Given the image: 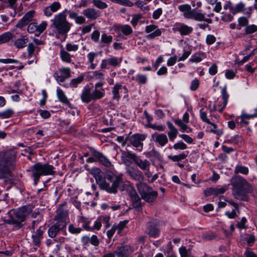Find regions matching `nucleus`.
<instances>
[{"label":"nucleus","instance_id":"57","mask_svg":"<svg viewBox=\"0 0 257 257\" xmlns=\"http://www.w3.org/2000/svg\"><path fill=\"white\" fill-rule=\"evenodd\" d=\"M173 148L176 150H184L187 148V146L182 141H179L177 143H175L173 145Z\"/></svg>","mask_w":257,"mask_h":257},{"label":"nucleus","instance_id":"31","mask_svg":"<svg viewBox=\"0 0 257 257\" xmlns=\"http://www.w3.org/2000/svg\"><path fill=\"white\" fill-rule=\"evenodd\" d=\"M57 95L59 99V100L62 103H63L64 104H66L69 108H72V104L65 95L63 91L61 90L60 88H57Z\"/></svg>","mask_w":257,"mask_h":257},{"label":"nucleus","instance_id":"32","mask_svg":"<svg viewBox=\"0 0 257 257\" xmlns=\"http://www.w3.org/2000/svg\"><path fill=\"white\" fill-rule=\"evenodd\" d=\"M206 57V54L204 52L199 51L193 54L189 59V61L192 63H199Z\"/></svg>","mask_w":257,"mask_h":257},{"label":"nucleus","instance_id":"37","mask_svg":"<svg viewBox=\"0 0 257 257\" xmlns=\"http://www.w3.org/2000/svg\"><path fill=\"white\" fill-rule=\"evenodd\" d=\"M14 35L10 32H5L0 35V45L7 43L12 39Z\"/></svg>","mask_w":257,"mask_h":257},{"label":"nucleus","instance_id":"9","mask_svg":"<svg viewBox=\"0 0 257 257\" xmlns=\"http://www.w3.org/2000/svg\"><path fill=\"white\" fill-rule=\"evenodd\" d=\"M32 209L29 206H23L16 209L11 210L14 218L18 222V227L21 228L22 226V223L24 221L26 217L32 212Z\"/></svg>","mask_w":257,"mask_h":257},{"label":"nucleus","instance_id":"16","mask_svg":"<svg viewBox=\"0 0 257 257\" xmlns=\"http://www.w3.org/2000/svg\"><path fill=\"white\" fill-rule=\"evenodd\" d=\"M126 174L131 179L137 181H142L144 177L143 173L138 169L133 166H127L126 168Z\"/></svg>","mask_w":257,"mask_h":257},{"label":"nucleus","instance_id":"53","mask_svg":"<svg viewBox=\"0 0 257 257\" xmlns=\"http://www.w3.org/2000/svg\"><path fill=\"white\" fill-rule=\"evenodd\" d=\"M245 34L249 35L257 32V26L254 24L248 25L245 29Z\"/></svg>","mask_w":257,"mask_h":257},{"label":"nucleus","instance_id":"17","mask_svg":"<svg viewBox=\"0 0 257 257\" xmlns=\"http://www.w3.org/2000/svg\"><path fill=\"white\" fill-rule=\"evenodd\" d=\"M35 15V12L33 10L28 12L18 22L16 27L19 29H22L25 26L29 24V23L33 21Z\"/></svg>","mask_w":257,"mask_h":257},{"label":"nucleus","instance_id":"50","mask_svg":"<svg viewBox=\"0 0 257 257\" xmlns=\"http://www.w3.org/2000/svg\"><path fill=\"white\" fill-rule=\"evenodd\" d=\"M134 207L139 209L141 207V198L137 193L131 197Z\"/></svg>","mask_w":257,"mask_h":257},{"label":"nucleus","instance_id":"60","mask_svg":"<svg viewBox=\"0 0 257 257\" xmlns=\"http://www.w3.org/2000/svg\"><path fill=\"white\" fill-rule=\"evenodd\" d=\"M101 223H103L106 228L110 227V224L109 223L110 217L109 216H100Z\"/></svg>","mask_w":257,"mask_h":257},{"label":"nucleus","instance_id":"11","mask_svg":"<svg viewBox=\"0 0 257 257\" xmlns=\"http://www.w3.org/2000/svg\"><path fill=\"white\" fill-rule=\"evenodd\" d=\"M89 173L94 177L99 188L102 190L106 182L103 172L99 168L93 167L90 170Z\"/></svg>","mask_w":257,"mask_h":257},{"label":"nucleus","instance_id":"1","mask_svg":"<svg viewBox=\"0 0 257 257\" xmlns=\"http://www.w3.org/2000/svg\"><path fill=\"white\" fill-rule=\"evenodd\" d=\"M232 186V195L237 199L248 200V193L253 191V187L246 179L239 175L233 176L230 179Z\"/></svg>","mask_w":257,"mask_h":257},{"label":"nucleus","instance_id":"30","mask_svg":"<svg viewBox=\"0 0 257 257\" xmlns=\"http://www.w3.org/2000/svg\"><path fill=\"white\" fill-rule=\"evenodd\" d=\"M29 39L27 36L23 35L21 38L16 39L14 42V46L16 48L21 49L26 46Z\"/></svg>","mask_w":257,"mask_h":257},{"label":"nucleus","instance_id":"15","mask_svg":"<svg viewBox=\"0 0 257 257\" xmlns=\"http://www.w3.org/2000/svg\"><path fill=\"white\" fill-rule=\"evenodd\" d=\"M71 70L68 67H63L59 69L54 73V77L59 83H62L64 80L70 77Z\"/></svg>","mask_w":257,"mask_h":257},{"label":"nucleus","instance_id":"40","mask_svg":"<svg viewBox=\"0 0 257 257\" xmlns=\"http://www.w3.org/2000/svg\"><path fill=\"white\" fill-rule=\"evenodd\" d=\"M97 56V53L96 52H91L87 54V57L89 63H90V68L94 69L97 66V63H94V60L95 57Z\"/></svg>","mask_w":257,"mask_h":257},{"label":"nucleus","instance_id":"64","mask_svg":"<svg viewBox=\"0 0 257 257\" xmlns=\"http://www.w3.org/2000/svg\"><path fill=\"white\" fill-rule=\"evenodd\" d=\"M179 252L181 257H193V256L188 252L185 246H182L179 248Z\"/></svg>","mask_w":257,"mask_h":257},{"label":"nucleus","instance_id":"6","mask_svg":"<svg viewBox=\"0 0 257 257\" xmlns=\"http://www.w3.org/2000/svg\"><path fill=\"white\" fill-rule=\"evenodd\" d=\"M30 170L35 181H38L41 176L52 175L55 173V168L52 165L40 163L34 164L31 167Z\"/></svg>","mask_w":257,"mask_h":257},{"label":"nucleus","instance_id":"59","mask_svg":"<svg viewBox=\"0 0 257 257\" xmlns=\"http://www.w3.org/2000/svg\"><path fill=\"white\" fill-rule=\"evenodd\" d=\"M142 18L141 14H136L133 16L132 19L131 21V24L134 27H136L138 25V22Z\"/></svg>","mask_w":257,"mask_h":257},{"label":"nucleus","instance_id":"29","mask_svg":"<svg viewBox=\"0 0 257 257\" xmlns=\"http://www.w3.org/2000/svg\"><path fill=\"white\" fill-rule=\"evenodd\" d=\"M167 124L169 130L168 132V135L171 141H173L177 137L178 134L177 129L174 126L173 123L170 121H167Z\"/></svg>","mask_w":257,"mask_h":257},{"label":"nucleus","instance_id":"8","mask_svg":"<svg viewBox=\"0 0 257 257\" xmlns=\"http://www.w3.org/2000/svg\"><path fill=\"white\" fill-rule=\"evenodd\" d=\"M136 186L143 199L148 202H153L156 200L158 192L153 190L146 183L140 182Z\"/></svg>","mask_w":257,"mask_h":257},{"label":"nucleus","instance_id":"7","mask_svg":"<svg viewBox=\"0 0 257 257\" xmlns=\"http://www.w3.org/2000/svg\"><path fill=\"white\" fill-rule=\"evenodd\" d=\"M111 182L112 183L111 185L106 182L102 190L109 193L113 194H116L118 190L121 192L124 191L128 182V181H124L122 174L113 176L112 177Z\"/></svg>","mask_w":257,"mask_h":257},{"label":"nucleus","instance_id":"38","mask_svg":"<svg viewBox=\"0 0 257 257\" xmlns=\"http://www.w3.org/2000/svg\"><path fill=\"white\" fill-rule=\"evenodd\" d=\"M244 7V4L240 2L235 6L232 5V7H230V12L233 15H235L237 13L243 12Z\"/></svg>","mask_w":257,"mask_h":257},{"label":"nucleus","instance_id":"44","mask_svg":"<svg viewBox=\"0 0 257 257\" xmlns=\"http://www.w3.org/2000/svg\"><path fill=\"white\" fill-rule=\"evenodd\" d=\"M14 113L15 111L13 109L8 108L0 112V118L6 119L10 118L14 115Z\"/></svg>","mask_w":257,"mask_h":257},{"label":"nucleus","instance_id":"47","mask_svg":"<svg viewBox=\"0 0 257 257\" xmlns=\"http://www.w3.org/2000/svg\"><path fill=\"white\" fill-rule=\"evenodd\" d=\"M132 79L136 81L139 84H144L147 81V77L146 75L138 74L135 77H133Z\"/></svg>","mask_w":257,"mask_h":257},{"label":"nucleus","instance_id":"24","mask_svg":"<svg viewBox=\"0 0 257 257\" xmlns=\"http://www.w3.org/2000/svg\"><path fill=\"white\" fill-rule=\"evenodd\" d=\"M134 163L142 171L149 170L151 166V163L148 160L142 159L138 156H137Z\"/></svg>","mask_w":257,"mask_h":257},{"label":"nucleus","instance_id":"48","mask_svg":"<svg viewBox=\"0 0 257 257\" xmlns=\"http://www.w3.org/2000/svg\"><path fill=\"white\" fill-rule=\"evenodd\" d=\"M128 220H123L120 221L118 224H114V226L118 234H120L122 230L125 228Z\"/></svg>","mask_w":257,"mask_h":257},{"label":"nucleus","instance_id":"3","mask_svg":"<svg viewBox=\"0 0 257 257\" xmlns=\"http://www.w3.org/2000/svg\"><path fill=\"white\" fill-rule=\"evenodd\" d=\"M66 11V10L56 15L51 20L55 33L62 35H66L72 27V25L67 20L65 14Z\"/></svg>","mask_w":257,"mask_h":257},{"label":"nucleus","instance_id":"43","mask_svg":"<svg viewBox=\"0 0 257 257\" xmlns=\"http://www.w3.org/2000/svg\"><path fill=\"white\" fill-rule=\"evenodd\" d=\"M234 172L236 174L240 173L241 174L246 175L249 173V169L247 167L242 165H237L235 167Z\"/></svg>","mask_w":257,"mask_h":257},{"label":"nucleus","instance_id":"46","mask_svg":"<svg viewBox=\"0 0 257 257\" xmlns=\"http://www.w3.org/2000/svg\"><path fill=\"white\" fill-rule=\"evenodd\" d=\"M84 79L83 74L80 75L78 77L71 79L70 82V85L72 87H76L77 85L81 83Z\"/></svg>","mask_w":257,"mask_h":257},{"label":"nucleus","instance_id":"21","mask_svg":"<svg viewBox=\"0 0 257 257\" xmlns=\"http://www.w3.org/2000/svg\"><path fill=\"white\" fill-rule=\"evenodd\" d=\"M103 82H98L95 84V88L92 92L93 100L100 99L104 97L105 90L102 88Z\"/></svg>","mask_w":257,"mask_h":257},{"label":"nucleus","instance_id":"2","mask_svg":"<svg viewBox=\"0 0 257 257\" xmlns=\"http://www.w3.org/2000/svg\"><path fill=\"white\" fill-rule=\"evenodd\" d=\"M64 206L62 204L57 209L54 218L56 222L48 229V235L52 238H55L61 232L64 235H67L66 228L67 222L66 220L68 216V212L66 209L64 208Z\"/></svg>","mask_w":257,"mask_h":257},{"label":"nucleus","instance_id":"26","mask_svg":"<svg viewBox=\"0 0 257 257\" xmlns=\"http://www.w3.org/2000/svg\"><path fill=\"white\" fill-rule=\"evenodd\" d=\"M82 14L87 18L90 20H95L100 16V12L93 8H87L84 10Z\"/></svg>","mask_w":257,"mask_h":257},{"label":"nucleus","instance_id":"35","mask_svg":"<svg viewBox=\"0 0 257 257\" xmlns=\"http://www.w3.org/2000/svg\"><path fill=\"white\" fill-rule=\"evenodd\" d=\"M113 38L112 36L107 35L106 33H103L101 36L100 44L101 46H109L112 42Z\"/></svg>","mask_w":257,"mask_h":257},{"label":"nucleus","instance_id":"20","mask_svg":"<svg viewBox=\"0 0 257 257\" xmlns=\"http://www.w3.org/2000/svg\"><path fill=\"white\" fill-rule=\"evenodd\" d=\"M151 138L155 144L162 147H164L168 143L167 135L163 133H155L152 135Z\"/></svg>","mask_w":257,"mask_h":257},{"label":"nucleus","instance_id":"22","mask_svg":"<svg viewBox=\"0 0 257 257\" xmlns=\"http://www.w3.org/2000/svg\"><path fill=\"white\" fill-rule=\"evenodd\" d=\"M61 8V4L58 2L53 3L49 6L47 7L44 10V15L46 17H50L53 13L57 12Z\"/></svg>","mask_w":257,"mask_h":257},{"label":"nucleus","instance_id":"34","mask_svg":"<svg viewBox=\"0 0 257 257\" xmlns=\"http://www.w3.org/2000/svg\"><path fill=\"white\" fill-rule=\"evenodd\" d=\"M60 56L62 61L65 63H70L72 61L70 54L62 48L60 51Z\"/></svg>","mask_w":257,"mask_h":257},{"label":"nucleus","instance_id":"14","mask_svg":"<svg viewBox=\"0 0 257 257\" xmlns=\"http://www.w3.org/2000/svg\"><path fill=\"white\" fill-rule=\"evenodd\" d=\"M122 61V57H116L111 56L107 59H102L100 64V68L101 69H106L109 68V66L116 67L119 66Z\"/></svg>","mask_w":257,"mask_h":257},{"label":"nucleus","instance_id":"36","mask_svg":"<svg viewBox=\"0 0 257 257\" xmlns=\"http://www.w3.org/2000/svg\"><path fill=\"white\" fill-rule=\"evenodd\" d=\"M147 233L150 236L155 238L159 235V230L154 224L151 223L148 226Z\"/></svg>","mask_w":257,"mask_h":257},{"label":"nucleus","instance_id":"23","mask_svg":"<svg viewBox=\"0 0 257 257\" xmlns=\"http://www.w3.org/2000/svg\"><path fill=\"white\" fill-rule=\"evenodd\" d=\"M137 155L130 151H124L121 154V159L122 162L126 165L131 163V160L134 162L137 158Z\"/></svg>","mask_w":257,"mask_h":257},{"label":"nucleus","instance_id":"12","mask_svg":"<svg viewBox=\"0 0 257 257\" xmlns=\"http://www.w3.org/2000/svg\"><path fill=\"white\" fill-rule=\"evenodd\" d=\"M48 26L47 21H42L39 25H37L36 22L30 23L27 28V31L29 33L35 34L36 36H39L46 29Z\"/></svg>","mask_w":257,"mask_h":257},{"label":"nucleus","instance_id":"25","mask_svg":"<svg viewBox=\"0 0 257 257\" xmlns=\"http://www.w3.org/2000/svg\"><path fill=\"white\" fill-rule=\"evenodd\" d=\"M177 31L181 36L189 35L193 32V29L192 27L189 26L184 23H178Z\"/></svg>","mask_w":257,"mask_h":257},{"label":"nucleus","instance_id":"28","mask_svg":"<svg viewBox=\"0 0 257 257\" xmlns=\"http://www.w3.org/2000/svg\"><path fill=\"white\" fill-rule=\"evenodd\" d=\"M116 32H120L124 35L128 36L133 33V29L129 25H119L115 27Z\"/></svg>","mask_w":257,"mask_h":257},{"label":"nucleus","instance_id":"58","mask_svg":"<svg viewBox=\"0 0 257 257\" xmlns=\"http://www.w3.org/2000/svg\"><path fill=\"white\" fill-rule=\"evenodd\" d=\"M68 231L72 234H79L82 231L80 227H75L73 224H71L68 226Z\"/></svg>","mask_w":257,"mask_h":257},{"label":"nucleus","instance_id":"39","mask_svg":"<svg viewBox=\"0 0 257 257\" xmlns=\"http://www.w3.org/2000/svg\"><path fill=\"white\" fill-rule=\"evenodd\" d=\"M242 138L240 136L236 135L226 141V143L236 145H240L242 143Z\"/></svg>","mask_w":257,"mask_h":257},{"label":"nucleus","instance_id":"5","mask_svg":"<svg viewBox=\"0 0 257 257\" xmlns=\"http://www.w3.org/2000/svg\"><path fill=\"white\" fill-rule=\"evenodd\" d=\"M16 156L14 152H6L0 157V172L8 174L16 168Z\"/></svg>","mask_w":257,"mask_h":257},{"label":"nucleus","instance_id":"13","mask_svg":"<svg viewBox=\"0 0 257 257\" xmlns=\"http://www.w3.org/2000/svg\"><path fill=\"white\" fill-rule=\"evenodd\" d=\"M164 31V29H159L157 26L153 24L147 26L145 30V33L148 34L146 38L149 40H152L161 36Z\"/></svg>","mask_w":257,"mask_h":257},{"label":"nucleus","instance_id":"61","mask_svg":"<svg viewBox=\"0 0 257 257\" xmlns=\"http://www.w3.org/2000/svg\"><path fill=\"white\" fill-rule=\"evenodd\" d=\"M78 45L71 43H67L66 45V49L67 52H76L78 50Z\"/></svg>","mask_w":257,"mask_h":257},{"label":"nucleus","instance_id":"19","mask_svg":"<svg viewBox=\"0 0 257 257\" xmlns=\"http://www.w3.org/2000/svg\"><path fill=\"white\" fill-rule=\"evenodd\" d=\"M228 189V185H224L220 187H210L205 189L204 191L206 196L214 195L217 196L219 194H223Z\"/></svg>","mask_w":257,"mask_h":257},{"label":"nucleus","instance_id":"54","mask_svg":"<svg viewBox=\"0 0 257 257\" xmlns=\"http://www.w3.org/2000/svg\"><path fill=\"white\" fill-rule=\"evenodd\" d=\"M92 3L95 7L100 9H104L107 7V5L101 0H93Z\"/></svg>","mask_w":257,"mask_h":257},{"label":"nucleus","instance_id":"42","mask_svg":"<svg viewBox=\"0 0 257 257\" xmlns=\"http://www.w3.org/2000/svg\"><path fill=\"white\" fill-rule=\"evenodd\" d=\"M188 152H183L178 155H169L168 158L174 162H178L182 160L186 159L188 156Z\"/></svg>","mask_w":257,"mask_h":257},{"label":"nucleus","instance_id":"41","mask_svg":"<svg viewBox=\"0 0 257 257\" xmlns=\"http://www.w3.org/2000/svg\"><path fill=\"white\" fill-rule=\"evenodd\" d=\"M121 87L122 85L119 83H116L115 84L112 90L113 99L116 100L117 101L119 100L120 98L119 92V90L121 88Z\"/></svg>","mask_w":257,"mask_h":257},{"label":"nucleus","instance_id":"56","mask_svg":"<svg viewBox=\"0 0 257 257\" xmlns=\"http://www.w3.org/2000/svg\"><path fill=\"white\" fill-rule=\"evenodd\" d=\"M92 77L93 79L99 80H103L104 79V74L100 71H94L92 73Z\"/></svg>","mask_w":257,"mask_h":257},{"label":"nucleus","instance_id":"52","mask_svg":"<svg viewBox=\"0 0 257 257\" xmlns=\"http://www.w3.org/2000/svg\"><path fill=\"white\" fill-rule=\"evenodd\" d=\"M8 214L10 218L9 219H5L4 220V223L8 224H13L18 227V223H19V222H17L16 220L14 218L12 214V212H11V211H10L8 213Z\"/></svg>","mask_w":257,"mask_h":257},{"label":"nucleus","instance_id":"49","mask_svg":"<svg viewBox=\"0 0 257 257\" xmlns=\"http://www.w3.org/2000/svg\"><path fill=\"white\" fill-rule=\"evenodd\" d=\"M228 98V95L227 94L225 89H224L222 90V98L223 99V102H222V104H221L222 106L221 107V108H219V109H218L219 112H221L223 111V110L224 109V108L226 107V105L227 103Z\"/></svg>","mask_w":257,"mask_h":257},{"label":"nucleus","instance_id":"4","mask_svg":"<svg viewBox=\"0 0 257 257\" xmlns=\"http://www.w3.org/2000/svg\"><path fill=\"white\" fill-rule=\"evenodd\" d=\"M178 10L183 14V16L186 19L193 20L198 22L205 21L211 23L210 19H206L205 14H203L200 11H197L192 9L189 4H183L178 6Z\"/></svg>","mask_w":257,"mask_h":257},{"label":"nucleus","instance_id":"63","mask_svg":"<svg viewBox=\"0 0 257 257\" xmlns=\"http://www.w3.org/2000/svg\"><path fill=\"white\" fill-rule=\"evenodd\" d=\"M100 38V33L98 30H94L91 34V39L95 43H98Z\"/></svg>","mask_w":257,"mask_h":257},{"label":"nucleus","instance_id":"27","mask_svg":"<svg viewBox=\"0 0 257 257\" xmlns=\"http://www.w3.org/2000/svg\"><path fill=\"white\" fill-rule=\"evenodd\" d=\"M92 92H91L90 89L89 87H85L83 90L81 95V98L83 102L88 103L90 102L92 98Z\"/></svg>","mask_w":257,"mask_h":257},{"label":"nucleus","instance_id":"51","mask_svg":"<svg viewBox=\"0 0 257 257\" xmlns=\"http://www.w3.org/2000/svg\"><path fill=\"white\" fill-rule=\"evenodd\" d=\"M211 125L212 127L210 128V132L213 133L217 136H220L223 134V131L222 129H218L217 128V125L214 123H212L211 121V123H209Z\"/></svg>","mask_w":257,"mask_h":257},{"label":"nucleus","instance_id":"33","mask_svg":"<svg viewBox=\"0 0 257 257\" xmlns=\"http://www.w3.org/2000/svg\"><path fill=\"white\" fill-rule=\"evenodd\" d=\"M173 121L176 125L180 127L181 132L183 133L185 132L187 133H191L192 132V129L188 127L186 124L183 123L182 119L179 118L174 119Z\"/></svg>","mask_w":257,"mask_h":257},{"label":"nucleus","instance_id":"45","mask_svg":"<svg viewBox=\"0 0 257 257\" xmlns=\"http://www.w3.org/2000/svg\"><path fill=\"white\" fill-rule=\"evenodd\" d=\"M40 49L37 46H35L33 43H29L27 46L28 57L30 58L35 51L38 52Z\"/></svg>","mask_w":257,"mask_h":257},{"label":"nucleus","instance_id":"10","mask_svg":"<svg viewBox=\"0 0 257 257\" xmlns=\"http://www.w3.org/2000/svg\"><path fill=\"white\" fill-rule=\"evenodd\" d=\"M146 138L145 134H135L129 137L128 141L137 151L141 152L143 149V141Z\"/></svg>","mask_w":257,"mask_h":257},{"label":"nucleus","instance_id":"18","mask_svg":"<svg viewBox=\"0 0 257 257\" xmlns=\"http://www.w3.org/2000/svg\"><path fill=\"white\" fill-rule=\"evenodd\" d=\"M134 251L133 247L130 245L118 246L114 251L117 257H128Z\"/></svg>","mask_w":257,"mask_h":257},{"label":"nucleus","instance_id":"62","mask_svg":"<svg viewBox=\"0 0 257 257\" xmlns=\"http://www.w3.org/2000/svg\"><path fill=\"white\" fill-rule=\"evenodd\" d=\"M90 153L92 156H93L95 158V159L96 160H98V161L103 155L100 152H99L97 151L96 150L92 148H91L90 149Z\"/></svg>","mask_w":257,"mask_h":257},{"label":"nucleus","instance_id":"55","mask_svg":"<svg viewBox=\"0 0 257 257\" xmlns=\"http://www.w3.org/2000/svg\"><path fill=\"white\" fill-rule=\"evenodd\" d=\"M125 190H126L130 197L137 193L134 187L129 181L127 182V186Z\"/></svg>","mask_w":257,"mask_h":257}]
</instances>
